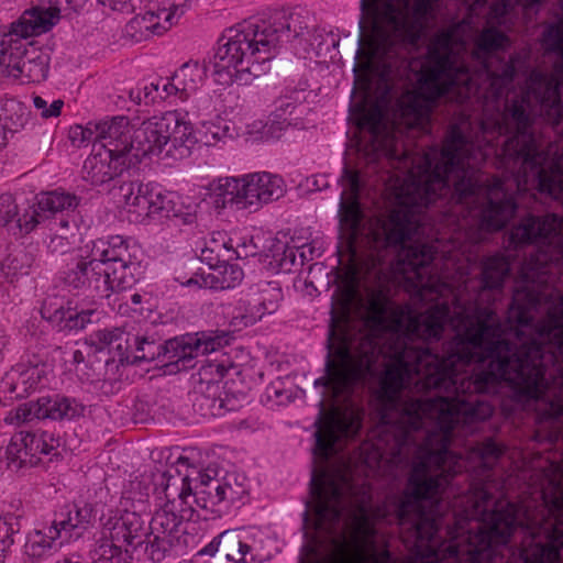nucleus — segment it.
Listing matches in <instances>:
<instances>
[{
  "label": "nucleus",
  "instance_id": "1",
  "mask_svg": "<svg viewBox=\"0 0 563 563\" xmlns=\"http://www.w3.org/2000/svg\"><path fill=\"white\" fill-rule=\"evenodd\" d=\"M360 128L367 131L373 154L386 157L401 174L397 176V206L382 225L386 245L400 246L397 271L419 300L438 301L452 290L432 265L438 247L430 239L433 228L427 208L450 197L478 218L483 229L497 231L516 212L512 188L477 168L483 154L472 122L464 114L451 124L442 150L423 155H412L402 147L379 104L363 112Z\"/></svg>",
  "mask_w": 563,
  "mask_h": 563
},
{
  "label": "nucleus",
  "instance_id": "2",
  "mask_svg": "<svg viewBox=\"0 0 563 563\" xmlns=\"http://www.w3.org/2000/svg\"><path fill=\"white\" fill-rule=\"evenodd\" d=\"M508 45V37L496 29H486L475 38L472 57L481 64L482 75L489 81L492 93L499 97L514 80L522 74L527 87L519 92L507 95L505 108L492 123L499 134H508L509 152L525 163H537L539 156L532 131L539 113L551 125L563 120V80L556 76L530 69L529 52L522 49L509 57L500 58L498 52Z\"/></svg>",
  "mask_w": 563,
  "mask_h": 563
},
{
  "label": "nucleus",
  "instance_id": "3",
  "mask_svg": "<svg viewBox=\"0 0 563 563\" xmlns=\"http://www.w3.org/2000/svg\"><path fill=\"white\" fill-rule=\"evenodd\" d=\"M474 33L471 20L464 19L433 36L420 63L417 85L400 101L401 115L410 126L422 125L438 99L463 104L477 92L466 64L467 44Z\"/></svg>",
  "mask_w": 563,
  "mask_h": 563
},
{
  "label": "nucleus",
  "instance_id": "4",
  "mask_svg": "<svg viewBox=\"0 0 563 563\" xmlns=\"http://www.w3.org/2000/svg\"><path fill=\"white\" fill-rule=\"evenodd\" d=\"M279 43V32L273 25L247 24L236 30L216 53V80L225 86L234 80L246 85L258 78L262 65L274 57Z\"/></svg>",
  "mask_w": 563,
  "mask_h": 563
},
{
  "label": "nucleus",
  "instance_id": "5",
  "mask_svg": "<svg viewBox=\"0 0 563 563\" xmlns=\"http://www.w3.org/2000/svg\"><path fill=\"white\" fill-rule=\"evenodd\" d=\"M408 0H362V8L372 14L371 34L362 35L356 52L357 59L369 64L372 58L387 53L407 30Z\"/></svg>",
  "mask_w": 563,
  "mask_h": 563
},
{
  "label": "nucleus",
  "instance_id": "6",
  "mask_svg": "<svg viewBox=\"0 0 563 563\" xmlns=\"http://www.w3.org/2000/svg\"><path fill=\"white\" fill-rule=\"evenodd\" d=\"M58 19L57 8L34 7L24 11L20 19L11 24L10 31L0 36L1 74L12 77L29 49L23 40L49 31Z\"/></svg>",
  "mask_w": 563,
  "mask_h": 563
},
{
  "label": "nucleus",
  "instance_id": "7",
  "mask_svg": "<svg viewBox=\"0 0 563 563\" xmlns=\"http://www.w3.org/2000/svg\"><path fill=\"white\" fill-rule=\"evenodd\" d=\"M148 529L144 528V522L135 512L125 514L115 520L109 534L99 541L95 549L96 556L104 563H131L132 555L128 549H122L123 544L142 548Z\"/></svg>",
  "mask_w": 563,
  "mask_h": 563
},
{
  "label": "nucleus",
  "instance_id": "8",
  "mask_svg": "<svg viewBox=\"0 0 563 563\" xmlns=\"http://www.w3.org/2000/svg\"><path fill=\"white\" fill-rule=\"evenodd\" d=\"M228 333H206L187 335L168 340L164 344L163 362L166 365H176L178 369L192 368L194 358L206 355L229 344Z\"/></svg>",
  "mask_w": 563,
  "mask_h": 563
},
{
  "label": "nucleus",
  "instance_id": "9",
  "mask_svg": "<svg viewBox=\"0 0 563 563\" xmlns=\"http://www.w3.org/2000/svg\"><path fill=\"white\" fill-rule=\"evenodd\" d=\"M320 412L317 423L320 424L314 433V452L320 457L328 460L339 450L338 444L343 439L353 438L361 428V421L357 416L347 412L333 411L325 419L323 400L319 401Z\"/></svg>",
  "mask_w": 563,
  "mask_h": 563
},
{
  "label": "nucleus",
  "instance_id": "10",
  "mask_svg": "<svg viewBox=\"0 0 563 563\" xmlns=\"http://www.w3.org/2000/svg\"><path fill=\"white\" fill-rule=\"evenodd\" d=\"M79 203V197L60 189L42 192L36 197V202L24 210L15 227L20 233L27 234L51 216L75 210Z\"/></svg>",
  "mask_w": 563,
  "mask_h": 563
},
{
  "label": "nucleus",
  "instance_id": "11",
  "mask_svg": "<svg viewBox=\"0 0 563 563\" xmlns=\"http://www.w3.org/2000/svg\"><path fill=\"white\" fill-rule=\"evenodd\" d=\"M341 183L343 191L339 207L340 224L344 230L347 247L352 251V256H354L355 252L352 249L363 219L358 203V195L362 187L358 172L344 167Z\"/></svg>",
  "mask_w": 563,
  "mask_h": 563
},
{
  "label": "nucleus",
  "instance_id": "12",
  "mask_svg": "<svg viewBox=\"0 0 563 563\" xmlns=\"http://www.w3.org/2000/svg\"><path fill=\"white\" fill-rule=\"evenodd\" d=\"M155 119L165 147V156L174 158L188 156L191 146L199 141L191 124L177 111L166 112Z\"/></svg>",
  "mask_w": 563,
  "mask_h": 563
},
{
  "label": "nucleus",
  "instance_id": "13",
  "mask_svg": "<svg viewBox=\"0 0 563 563\" xmlns=\"http://www.w3.org/2000/svg\"><path fill=\"white\" fill-rule=\"evenodd\" d=\"M97 146L108 152L132 159L134 126L125 117H115L110 121L93 123Z\"/></svg>",
  "mask_w": 563,
  "mask_h": 563
},
{
  "label": "nucleus",
  "instance_id": "14",
  "mask_svg": "<svg viewBox=\"0 0 563 563\" xmlns=\"http://www.w3.org/2000/svg\"><path fill=\"white\" fill-rule=\"evenodd\" d=\"M103 264L97 257H80L65 276V283L73 289L91 297L108 298V284Z\"/></svg>",
  "mask_w": 563,
  "mask_h": 563
},
{
  "label": "nucleus",
  "instance_id": "15",
  "mask_svg": "<svg viewBox=\"0 0 563 563\" xmlns=\"http://www.w3.org/2000/svg\"><path fill=\"white\" fill-rule=\"evenodd\" d=\"M132 164V159L108 152L93 144L92 153L86 158L82 178L91 185H103L120 176Z\"/></svg>",
  "mask_w": 563,
  "mask_h": 563
},
{
  "label": "nucleus",
  "instance_id": "16",
  "mask_svg": "<svg viewBox=\"0 0 563 563\" xmlns=\"http://www.w3.org/2000/svg\"><path fill=\"white\" fill-rule=\"evenodd\" d=\"M184 7V3H174L169 9L163 8L157 12L147 11L139 14L125 25V35L135 42H143L154 34H162L173 24L174 18L185 12Z\"/></svg>",
  "mask_w": 563,
  "mask_h": 563
},
{
  "label": "nucleus",
  "instance_id": "17",
  "mask_svg": "<svg viewBox=\"0 0 563 563\" xmlns=\"http://www.w3.org/2000/svg\"><path fill=\"white\" fill-rule=\"evenodd\" d=\"M48 453V445L41 437L24 431L11 438L5 452L8 466L15 471L35 466L41 460L40 455Z\"/></svg>",
  "mask_w": 563,
  "mask_h": 563
},
{
  "label": "nucleus",
  "instance_id": "18",
  "mask_svg": "<svg viewBox=\"0 0 563 563\" xmlns=\"http://www.w3.org/2000/svg\"><path fill=\"white\" fill-rule=\"evenodd\" d=\"M244 207L257 209L262 203L278 199L283 192L282 179L268 173H255L241 179Z\"/></svg>",
  "mask_w": 563,
  "mask_h": 563
},
{
  "label": "nucleus",
  "instance_id": "19",
  "mask_svg": "<svg viewBox=\"0 0 563 563\" xmlns=\"http://www.w3.org/2000/svg\"><path fill=\"white\" fill-rule=\"evenodd\" d=\"M92 520V508L85 504L65 505L55 514L52 526L60 532V538L69 540L73 537L78 538L86 530Z\"/></svg>",
  "mask_w": 563,
  "mask_h": 563
},
{
  "label": "nucleus",
  "instance_id": "20",
  "mask_svg": "<svg viewBox=\"0 0 563 563\" xmlns=\"http://www.w3.org/2000/svg\"><path fill=\"white\" fill-rule=\"evenodd\" d=\"M119 194L131 222H142L152 217V189L148 185L123 183Z\"/></svg>",
  "mask_w": 563,
  "mask_h": 563
},
{
  "label": "nucleus",
  "instance_id": "21",
  "mask_svg": "<svg viewBox=\"0 0 563 563\" xmlns=\"http://www.w3.org/2000/svg\"><path fill=\"white\" fill-rule=\"evenodd\" d=\"M188 512L189 507L178 508L176 500H167L153 516L148 531L177 542L180 537V526L188 518Z\"/></svg>",
  "mask_w": 563,
  "mask_h": 563
},
{
  "label": "nucleus",
  "instance_id": "22",
  "mask_svg": "<svg viewBox=\"0 0 563 563\" xmlns=\"http://www.w3.org/2000/svg\"><path fill=\"white\" fill-rule=\"evenodd\" d=\"M162 153L165 154V147L155 117L134 128L132 163L140 162L144 156Z\"/></svg>",
  "mask_w": 563,
  "mask_h": 563
},
{
  "label": "nucleus",
  "instance_id": "23",
  "mask_svg": "<svg viewBox=\"0 0 563 563\" xmlns=\"http://www.w3.org/2000/svg\"><path fill=\"white\" fill-rule=\"evenodd\" d=\"M437 0H415V12L420 16H426L431 13L433 3ZM542 0H474L471 5V11L489 5V13L496 19L505 16L507 13L512 11L517 5H521L523 9L533 7L540 3Z\"/></svg>",
  "mask_w": 563,
  "mask_h": 563
},
{
  "label": "nucleus",
  "instance_id": "24",
  "mask_svg": "<svg viewBox=\"0 0 563 563\" xmlns=\"http://www.w3.org/2000/svg\"><path fill=\"white\" fill-rule=\"evenodd\" d=\"M205 66L198 62L185 63L173 76L170 82L162 86L166 95L185 93L196 91L205 77Z\"/></svg>",
  "mask_w": 563,
  "mask_h": 563
},
{
  "label": "nucleus",
  "instance_id": "25",
  "mask_svg": "<svg viewBox=\"0 0 563 563\" xmlns=\"http://www.w3.org/2000/svg\"><path fill=\"white\" fill-rule=\"evenodd\" d=\"M107 279L108 297L113 291L131 289L140 279L141 265L137 262L128 261L103 268Z\"/></svg>",
  "mask_w": 563,
  "mask_h": 563
},
{
  "label": "nucleus",
  "instance_id": "26",
  "mask_svg": "<svg viewBox=\"0 0 563 563\" xmlns=\"http://www.w3.org/2000/svg\"><path fill=\"white\" fill-rule=\"evenodd\" d=\"M242 192L241 179L225 177L211 185L209 196L216 209H224L230 205L246 209Z\"/></svg>",
  "mask_w": 563,
  "mask_h": 563
},
{
  "label": "nucleus",
  "instance_id": "27",
  "mask_svg": "<svg viewBox=\"0 0 563 563\" xmlns=\"http://www.w3.org/2000/svg\"><path fill=\"white\" fill-rule=\"evenodd\" d=\"M48 73V56L31 46L20 62L12 77L25 82H40Z\"/></svg>",
  "mask_w": 563,
  "mask_h": 563
},
{
  "label": "nucleus",
  "instance_id": "28",
  "mask_svg": "<svg viewBox=\"0 0 563 563\" xmlns=\"http://www.w3.org/2000/svg\"><path fill=\"white\" fill-rule=\"evenodd\" d=\"M282 300L280 288L276 284L267 283L249 301V311L252 317L261 319L276 312Z\"/></svg>",
  "mask_w": 563,
  "mask_h": 563
},
{
  "label": "nucleus",
  "instance_id": "29",
  "mask_svg": "<svg viewBox=\"0 0 563 563\" xmlns=\"http://www.w3.org/2000/svg\"><path fill=\"white\" fill-rule=\"evenodd\" d=\"M75 309L70 307L69 301H64L57 297H48L42 305L41 313L43 318L57 325L60 330H70Z\"/></svg>",
  "mask_w": 563,
  "mask_h": 563
},
{
  "label": "nucleus",
  "instance_id": "30",
  "mask_svg": "<svg viewBox=\"0 0 563 563\" xmlns=\"http://www.w3.org/2000/svg\"><path fill=\"white\" fill-rule=\"evenodd\" d=\"M34 257L32 253L24 249H19L9 254L0 265V272L10 283L29 274L33 265Z\"/></svg>",
  "mask_w": 563,
  "mask_h": 563
},
{
  "label": "nucleus",
  "instance_id": "31",
  "mask_svg": "<svg viewBox=\"0 0 563 563\" xmlns=\"http://www.w3.org/2000/svg\"><path fill=\"white\" fill-rule=\"evenodd\" d=\"M7 112L5 124L0 129V150L7 144V130L15 132L23 128L30 118L29 109L21 102L15 100L7 101L4 106Z\"/></svg>",
  "mask_w": 563,
  "mask_h": 563
},
{
  "label": "nucleus",
  "instance_id": "32",
  "mask_svg": "<svg viewBox=\"0 0 563 563\" xmlns=\"http://www.w3.org/2000/svg\"><path fill=\"white\" fill-rule=\"evenodd\" d=\"M48 418L46 398H41L37 401H30L20 405L16 409L10 411L5 417V422L10 424H20L31 422L35 419Z\"/></svg>",
  "mask_w": 563,
  "mask_h": 563
},
{
  "label": "nucleus",
  "instance_id": "33",
  "mask_svg": "<svg viewBox=\"0 0 563 563\" xmlns=\"http://www.w3.org/2000/svg\"><path fill=\"white\" fill-rule=\"evenodd\" d=\"M48 418L53 420L75 419L84 416L86 407L67 397L46 398Z\"/></svg>",
  "mask_w": 563,
  "mask_h": 563
},
{
  "label": "nucleus",
  "instance_id": "34",
  "mask_svg": "<svg viewBox=\"0 0 563 563\" xmlns=\"http://www.w3.org/2000/svg\"><path fill=\"white\" fill-rule=\"evenodd\" d=\"M130 260L131 255L128 244L121 236H112L108 241L107 247L101 251L100 257L97 258V261L102 262L103 267L121 264Z\"/></svg>",
  "mask_w": 563,
  "mask_h": 563
},
{
  "label": "nucleus",
  "instance_id": "35",
  "mask_svg": "<svg viewBox=\"0 0 563 563\" xmlns=\"http://www.w3.org/2000/svg\"><path fill=\"white\" fill-rule=\"evenodd\" d=\"M183 203L177 194L168 191L161 192L152 189V216L162 214L170 218L181 212Z\"/></svg>",
  "mask_w": 563,
  "mask_h": 563
},
{
  "label": "nucleus",
  "instance_id": "36",
  "mask_svg": "<svg viewBox=\"0 0 563 563\" xmlns=\"http://www.w3.org/2000/svg\"><path fill=\"white\" fill-rule=\"evenodd\" d=\"M219 538L222 550L229 560L236 563L245 562V555L251 548L240 539L238 530H227Z\"/></svg>",
  "mask_w": 563,
  "mask_h": 563
},
{
  "label": "nucleus",
  "instance_id": "37",
  "mask_svg": "<svg viewBox=\"0 0 563 563\" xmlns=\"http://www.w3.org/2000/svg\"><path fill=\"white\" fill-rule=\"evenodd\" d=\"M60 539V532L52 525L43 530H37L25 544L26 552L32 556H41L43 551L51 548L52 543Z\"/></svg>",
  "mask_w": 563,
  "mask_h": 563
},
{
  "label": "nucleus",
  "instance_id": "38",
  "mask_svg": "<svg viewBox=\"0 0 563 563\" xmlns=\"http://www.w3.org/2000/svg\"><path fill=\"white\" fill-rule=\"evenodd\" d=\"M20 217L14 197L10 194L0 195V228H7L13 234L23 235L15 227Z\"/></svg>",
  "mask_w": 563,
  "mask_h": 563
},
{
  "label": "nucleus",
  "instance_id": "39",
  "mask_svg": "<svg viewBox=\"0 0 563 563\" xmlns=\"http://www.w3.org/2000/svg\"><path fill=\"white\" fill-rule=\"evenodd\" d=\"M176 542L165 539L161 536L147 532L144 539V552L148 560L153 562H162L166 553L175 545Z\"/></svg>",
  "mask_w": 563,
  "mask_h": 563
},
{
  "label": "nucleus",
  "instance_id": "40",
  "mask_svg": "<svg viewBox=\"0 0 563 563\" xmlns=\"http://www.w3.org/2000/svg\"><path fill=\"white\" fill-rule=\"evenodd\" d=\"M35 374V369H26L23 372L14 371L8 374L3 380V387L7 391L14 395V397H24L33 384H27V380Z\"/></svg>",
  "mask_w": 563,
  "mask_h": 563
},
{
  "label": "nucleus",
  "instance_id": "41",
  "mask_svg": "<svg viewBox=\"0 0 563 563\" xmlns=\"http://www.w3.org/2000/svg\"><path fill=\"white\" fill-rule=\"evenodd\" d=\"M538 186L540 191L547 192L554 198L563 199V170L548 174L544 169L538 173Z\"/></svg>",
  "mask_w": 563,
  "mask_h": 563
},
{
  "label": "nucleus",
  "instance_id": "42",
  "mask_svg": "<svg viewBox=\"0 0 563 563\" xmlns=\"http://www.w3.org/2000/svg\"><path fill=\"white\" fill-rule=\"evenodd\" d=\"M220 500L234 504L240 501L246 494V489L242 483L238 481L234 474H227L221 481Z\"/></svg>",
  "mask_w": 563,
  "mask_h": 563
},
{
  "label": "nucleus",
  "instance_id": "43",
  "mask_svg": "<svg viewBox=\"0 0 563 563\" xmlns=\"http://www.w3.org/2000/svg\"><path fill=\"white\" fill-rule=\"evenodd\" d=\"M181 488L180 492L177 494V497L170 498L172 493L170 490V484L167 483L165 487V496L167 500H176V505L178 508H186L189 507L188 518L189 520L194 512V504H195V494L192 492V488L190 486V481L188 476H185L181 479Z\"/></svg>",
  "mask_w": 563,
  "mask_h": 563
},
{
  "label": "nucleus",
  "instance_id": "44",
  "mask_svg": "<svg viewBox=\"0 0 563 563\" xmlns=\"http://www.w3.org/2000/svg\"><path fill=\"white\" fill-rule=\"evenodd\" d=\"M220 490L221 481L219 479L207 485V487H195V504L205 509L220 504V494H218Z\"/></svg>",
  "mask_w": 563,
  "mask_h": 563
},
{
  "label": "nucleus",
  "instance_id": "45",
  "mask_svg": "<svg viewBox=\"0 0 563 563\" xmlns=\"http://www.w3.org/2000/svg\"><path fill=\"white\" fill-rule=\"evenodd\" d=\"M475 452L485 468H492L497 460L503 455V448L493 439H486L478 443Z\"/></svg>",
  "mask_w": 563,
  "mask_h": 563
},
{
  "label": "nucleus",
  "instance_id": "46",
  "mask_svg": "<svg viewBox=\"0 0 563 563\" xmlns=\"http://www.w3.org/2000/svg\"><path fill=\"white\" fill-rule=\"evenodd\" d=\"M134 342L136 345L135 358L137 361H154L163 357L164 344H157L155 341H148L147 338L135 336Z\"/></svg>",
  "mask_w": 563,
  "mask_h": 563
},
{
  "label": "nucleus",
  "instance_id": "47",
  "mask_svg": "<svg viewBox=\"0 0 563 563\" xmlns=\"http://www.w3.org/2000/svg\"><path fill=\"white\" fill-rule=\"evenodd\" d=\"M20 530L18 518L9 517L0 519V552H4L14 543V534Z\"/></svg>",
  "mask_w": 563,
  "mask_h": 563
},
{
  "label": "nucleus",
  "instance_id": "48",
  "mask_svg": "<svg viewBox=\"0 0 563 563\" xmlns=\"http://www.w3.org/2000/svg\"><path fill=\"white\" fill-rule=\"evenodd\" d=\"M543 46L547 51L563 57V25H550L543 33Z\"/></svg>",
  "mask_w": 563,
  "mask_h": 563
},
{
  "label": "nucleus",
  "instance_id": "49",
  "mask_svg": "<svg viewBox=\"0 0 563 563\" xmlns=\"http://www.w3.org/2000/svg\"><path fill=\"white\" fill-rule=\"evenodd\" d=\"M73 324L70 330H84L88 324L96 323L101 319V312L97 309H82L78 311L75 309L73 313Z\"/></svg>",
  "mask_w": 563,
  "mask_h": 563
},
{
  "label": "nucleus",
  "instance_id": "50",
  "mask_svg": "<svg viewBox=\"0 0 563 563\" xmlns=\"http://www.w3.org/2000/svg\"><path fill=\"white\" fill-rule=\"evenodd\" d=\"M34 107L41 111V117L44 119L58 117L60 114L64 101L60 99L54 100L49 106L47 101L40 96L33 98Z\"/></svg>",
  "mask_w": 563,
  "mask_h": 563
},
{
  "label": "nucleus",
  "instance_id": "51",
  "mask_svg": "<svg viewBox=\"0 0 563 563\" xmlns=\"http://www.w3.org/2000/svg\"><path fill=\"white\" fill-rule=\"evenodd\" d=\"M219 384H210L208 386V395L203 396V402L201 406H206L210 409V413L212 416H217L220 413V410L223 408L224 404L223 400L219 397H217V394L220 390Z\"/></svg>",
  "mask_w": 563,
  "mask_h": 563
},
{
  "label": "nucleus",
  "instance_id": "52",
  "mask_svg": "<svg viewBox=\"0 0 563 563\" xmlns=\"http://www.w3.org/2000/svg\"><path fill=\"white\" fill-rule=\"evenodd\" d=\"M93 133H96V131L92 123H89L86 128L75 125L69 130V140L74 145L80 146L85 142L91 141Z\"/></svg>",
  "mask_w": 563,
  "mask_h": 563
},
{
  "label": "nucleus",
  "instance_id": "53",
  "mask_svg": "<svg viewBox=\"0 0 563 563\" xmlns=\"http://www.w3.org/2000/svg\"><path fill=\"white\" fill-rule=\"evenodd\" d=\"M243 271L238 267L236 265H230L224 268L223 272V282H222V288H231L234 287L236 284L241 283L243 279Z\"/></svg>",
  "mask_w": 563,
  "mask_h": 563
},
{
  "label": "nucleus",
  "instance_id": "54",
  "mask_svg": "<svg viewBox=\"0 0 563 563\" xmlns=\"http://www.w3.org/2000/svg\"><path fill=\"white\" fill-rule=\"evenodd\" d=\"M124 332L120 330L119 328L112 329V330H99L96 332V338L99 340V342L111 345L114 342L122 339Z\"/></svg>",
  "mask_w": 563,
  "mask_h": 563
},
{
  "label": "nucleus",
  "instance_id": "55",
  "mask_svg": "<svg viewBox=\"0 0 563 563\" xmlns=\"http://www.w3.org/2000/svg\"><path fill=\"white\" fill-rule=\"evenodd\" d=\"M401 76H402L401 71L398 68L395 69L391 62L384 60L383 70L380 74L383 81L388 84L389 81H394L397 77H401Z\"/></svg>",
  "mask_w": 563,
  "mask_h": 563
},
{
  "label": "nucleus",
  "instance_id": "56",
  "mask_svg": "<svg viewBox=\"0 0 563 563\" xmlns=\"http://www.w3.org/2000/svg\"><path fill=\"white\" fill-rule=\"evenodd\" d=\"M173 218L179 219L185 225H191L197 221L196 212L192 211L189 207H185L184 205L181 212H177V214H174Z\"/></svg>",
  "mask_w": 563,
  "mask_h": 563
},
{
  "label": "nucleus",
  "instance_id": "57",
  "mask_svg": "<svg viewBox=\"0 0 563 563\" xmlns=\"http://www.w3.org/2000/svg\"><path fill=\"white\" fill-rule=\"evenodd\" d=\"M216 472L211 468H207L206 471L199 473L198 475V484L196 487H207V485H210L211 483L216 482L217 478L214 477Z\"/></svg>",
  "mask_w": 563,
  "mask_h": 563
},
{
  "label": "nucleus",
  "instance_id": "58",
  "mask_svg": "<svg viewBox=\"0 0 563 563\" xmlns=\"http://www.w3.org/2000/svg\"><path fill=\"white\" fill-rule=\"evenodd\" d=\"M222 545V543L220 542V539L217 541V539H214L213 541H211L202 551L201 553H205V554H209V555H213L217 551H218V548Z\"/></svg>",
  "mask_w": 563,
  "mask_h": 563
},
{
  "label": "nucleus",
  "instance_id": "59",
  "mask_svg": "<svg viewBox=\"0 0 563 563\" xmlns=\"http://www.w3.org/2000/svg\"><path fill=\"white\" fill-rule=\"evenodd\" d=\"M181 284L186 286L198 285L199 287H202L207 285V279L203 277H191L186 282H181Z\"/></svg>",
  "mask_w": 563,
  "mask_h": 563
},
{
  "label": "nucleus",
  "instance_id": "60",
  "mask_svg": "<svg viewBox=\"0 0 563 563\" xmlns=\"http://www.w3.org/2000/svg\"><path fill=\"white\" fill-rule=\"evenodd\" d=\"M130 97H131V99H132L133 101H135V102H137V103H140V102H141V100H142V98H141V91H140V90H137L136 92H135L134 90H131V92H130Z\"/></svg>",
  "mask_w": 563,
  "mask_h": 563
},
{
  "label": "nucleus",
  "instance_id": "61",
  "mask_svg": "<svg viewBox=\"0 0 563 563\" xmlns=\"http://www.w3.org/2000/svg\"><path fill=\"white\" fill-rule=\"evenodd\" d=\"M74 361L79 363L84 361V354L81 351L77 350L74 352Z\"/></svg>",
  "mask_w": 563,
  "mask_h": 563
},
{
  "label": "nucleus",
  "instance_id": "62",
  "mask_svg": "<svg viewBox=\"0 0 563 563\" xmlns=\"http://www.w3.org/2000/svg\"><path fill=\"white\" fill-rule=\"evenodd\" d=\"M131 300L134 305H140L142 302V296L140 294H134L131 297Z\"/></svg>",
  "mask_w": 563,
  "mask_h": 563
},
{
  "label": "nucleus",
  "instance_id": "63",
  "mask_svg": "<svg viewBox=\"0 0 563 563\" xmlns=\"http://www.w3.org/2000/svg\"><path fill=\"white\" fill-rule=\"evenodd\" d=\"M5 344V341L2 338H0V360L2 358Z\"/></svg>",
  "mask_w": 563,
  "mask_h": 563
},
{
  "label": "nucleus",
  "instance_id": "64",
  "mask_svg": "<svg viewBox=\"0 0 563 563\" xmlns=\"http://www.w3.org/2000/svg\"><path fill=\"white\" fill-rule=\"evenodd\" d=\"M213 366H216L217 372L220 374V376H223V371H224L223 366L217 364V365H210L209 367L212 368Z\"/></svg>",
  "mask_w": 563,
  "mask_h": 563
}]
</instances>
